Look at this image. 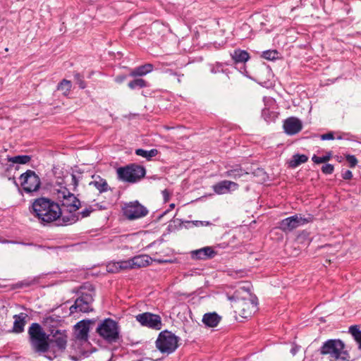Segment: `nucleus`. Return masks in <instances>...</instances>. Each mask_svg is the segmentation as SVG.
Returning a JSON list of instances; mask_svg holds the SVG:
<instances>
[{
  "label": "nucleus",
  "instance_id": "nucleus-17",
  "mask_svg": "<svg viewBox=\"0 0 361 361\" xmlns=\"http://www.w3.org/2000/svg\"><path fill=\"white\" fill-rule=\"evenodd\" d=\"M231 57L233 62V64L238 65L239 63L243 64V68H241L242 70H240V72L245 75H247V72L246 71V68L245 66V63L248 61V60L250 59V54L246 51L240 49H235L233 50L232 53H231Z\"/></svg>",
  "mask_w": 361,
  "mask_h": 361
},
{
  "label": "nucleus",
  "instance_id": "nucleus-16",
  "mask_svg": "<svg viewBox=\"0 0 361 361\" xmlns=\"http://www.w3.org/2000/svg\"><path fill=\"white\" fill-rule=\"evenodd\" d=\"M238 188V183L228 180H221L212 185L214 192L217 195L231 193Z\"/></svg>",
  "mask_w": 361,
  "mask_h": 361
},
{
  "label": "nucleus",
  "instance_id": "nucleus-15",
  "mask_svg": "<svg viewBox=\"0 0 361 361\" xmlns=\"http://www.w3.org/2000/svg\"><path fill=\"white\" fill-rule=\"evenodd\" d=\"M152 262V258L148 255H140L135 256L128 260H126L128 269L146 267L150 265Z\"/></svg>",
  "mask_w": 361,
  "mask_h": 361
},
{
  "label": "nucleus",
  "instance_id": "nucleus-62",
  "mask_svg": "<svg viewBox=\"0 0 361 361\" xmlns=\"http://www.w3.org/2000/svg\"><path fill=\"white\" fill-rule=\"evenodd\" d=\"M94 206H95L97 208H98L99 210H104V209H106V207H104V206L101 205L99 203H97V204H94Z\"/></svg>",
  "mask_w": 361,
  "mask_h": 361
},
{
  "label": "nucleus",
  "instance_id": "nucleus-60",
  "mask_svg": "<svg viewBox=\"0 0 361 361\" xmlns=\"http://www.w3.org/2000/svg\"><path fill=\"white\" fill-rule=\"evenodd\" d=\"M343 132H335V134H336V139L337 140H343Z\"/></svg>",
  "mask_w": 361,
  "mask_h": 361
},
{
  "label": "nucleus",
  "instance_id": "nucleus-21",
  "mask_svg": "<svg viewBox=\"0 0 361 361\" xmlns=\"http://www.w3.org/2000/svg\"><path fill=\"white\" fill-rule=\"evenodd\" d=\"M221 320V317L216 312H207L203 315L202 322L207 327H216Z\"/></svg>",
  "mask_w": 361,
  "mask_h": 361
},
{
  "label": "nucleus",
  "instance_id": "nucleus-32",
  "mask_svg": "<svg viewBox=\"0 0 361 361\" xmlns=\"http://www.w3.org/2000/svg\"><path fill=\"white\" fill-rule=\"evenodd\" d=\"M227 65L228 63L216 62L214 65H212L210 71L214 74L222 73L228 76V75L231 73V71L225 67Z\"/></svg>",
  "mask_w": 361,
  "mask_h": 361
},
{
  "label": "nucleus",
  "instance_id": "nucleus-8",
  "mask_svg": "<svg viewBox=\"0 0 361 361\" xmlns=\"http://www.w3.org/2000/svg\"><path fill=\"white\" fill-rule=\"evenodd\" d=\"M63 320L61 317L56 314L47 316L42 321V324L47 329L48 333L51 335L56 336V338L61 337L63 340L65 345L68 344V334L65 329H59V327L61 326Z\"/></svg>",
  "mask_w": 361,
  "mask_h": 361
},
{
  "label": "nucleus",
  "instance_id": "nucleus-58",
  "mask_svg": "<svg viewBox=\"0 0 361 361\" xmlns=\"http://www.w3.org/2000/svg\"><path fill=\"white\" fill-rule=\"evenodd\" d=\"M162 195H163V197H164V202H169L170 200V197H171L170 192L167 189H165L162 191Z\"/></svg>",
  "mask_w": 361,
  "mask_h": 361
},
{
  "label": "nucleus",
  "instance_id": "nucleus-12",
  "mask_svg": "<svg viewBox=\"0 0 361 361\" xmlns=\"http://www.w3.org/2000/svg\"><path fill=\"white\" fill-rule=\"evenodd\" d=\"M136 320L142 326L155 330L162 327L161 318L159 314L146 312L135 316Z\"/></svg>",
  "mask_w": 361,
  "mask_h": 361
},
{
  "label": "nucleus",
  "instance_id": "nucleus-50",
  "mask_svg": "<svg viewBox=\"0 0 361 361\" xmlns=\"http://www.w3.org/2000/svg\"><path fill=\"white\" fill-rule=\"evenodd\" d=\"M243 174L242 169H232L228 171V175L235 178L242 176Z\"/></svg>",
  "mask_w": 361,
  "mask_h": 361
},
{
  "label": "nucleus",
  "instance_id": "nucleus-51",
  "mask_svg": "<svg viewBox=\"0 0 361 361\" xmlns=\"http://www.w3.org/2000/svg\"><path fill=\"white\" fill-rule=\"evenodd\" d=\"M82 320L84 321L85 324L88 326V328L91 329L92 326H94L97 322L98 323L100 319H99V317H97L92 319H85Z\"/></svg>",
  "mask_w": 361,
  "mask_h": 361
},
{
  "label": "nucleus",
  "instance_id": "nucleus-46",
  "mask_svg": "<svg viewBox=\"0 0 361 361\" xmlns=\"http://www.w3.org/2000/svg\"><path fill=\"white\" fill-rule=\"evenodd\" d=\"M95 211V209H93L91 206L88 208H85L82 211L76 213V214H79L80 219L86 218L90 216L91 213Z\"/></svg>",
  "mask_w": 361,
  "mask_h": 361
},
{
  "label": "nucleus",
  "instance_id": "nucleus-31",
  "mask_svg": "<svg viewBox=\"0 0 361 361\" xmlns=\"http://www.w3.org/2000/svg\"><path fill=\"white\" fill-rule=\"evenodd\" d=\"M6 160L13 164H26L32 160V156L27 154H20L14 157L6 156Z\"/></svg>",
  "mask_w": 361,
  "mask_h": 361
},
{
  "label": "nucleus",
  "instance_id": "nucleus-29",
  "mask_svg": "<svg viewBox=\"0 0 361 361\" xmlns=\"http://www.w3.org/2000/svg\"><path fill=\"white\" fill-rule=\"evenodd\" d=\"M159 153V150L154 148L151 149L150 150L138 148L135 150V154L137 156L144 157L147 159V161L152 160V158L158 155Z\"/></svg>",
  "mask_w": 361,
  "mask_h": 361
},
{
  "label": "nucleus",
  "instance_id": "nucleus-56",
  "mask_svg": "<svg viewBox=\"0 0 361 361\" xmlns=\"http://www.w3.org/2000/svg\"><path fill=\"white\" fill-rule=\"evenodd\" d=\"M71 180H72V185H73V190L75 191L77 190V188L78 186V179L77 178L76 176L73 173L71 174Z\"/></svg>",
  "mask_w": 361,
  "mask_h": 361
},
{
  "label": "nucleus",
  "instance_id": "nucleus-35",
  "mask_svg": "<svg viewBox=\"0 0 361 361\" xmlns=\"http://www.w3.org/2000/svg\"><path fill=\"white\" fill-rule=\"evenodd\" d=\"M333 157V152L329 151L326 153L325 155L322 157H318L316 154H314L312 157V161L316 164H319L322 163H326L329 161Z\"/></svg>",
  "mask_w": 361,
  "mask_h": 361
},
{
  "label": "nucleus",
  "instance_id": "nucleus-36",
  "mask_svg": "<svg viewBox=\"0 0 361 361\" xmlns=\"http://www.w3.org/2000/svg\"><path fill=\"white\" fill-rule=\"evenodd\" d=\"M255 312L252 310V307H250V303L247 301L243 302L241 310L240 311V314L243 318L250 317L252 314Z\"/></svg>",
  "mask_w": 361,
  "mask_h": 361
},
{
  "label": "nucleus",
  "instance_id": "nucleus-45",
  "mask_svg": "<svg viewBox=\"0 0 361 361\" xmlns=\"http://www.w3.org/2000/svg\"><path fill=\"white\" fill-rule=\"evenodd\" d=\"M248 302L252 310L256 312L258 310V298L255 295L250 293V299Z\"/></svg>",
  "mask_w": 361,
  "mask_h": 361
},
{
  "label": "nucleus",
  "instance_id": "nucleus-53",
  "mask_svg": "<svg viewBox=\"0 0 361 361\" xmlns=\"http://www.w3.org/2000/svg\"><path fill=\"white\" fill-rule=\"evenodd\" d=\"M353 173L350 170H344L341 171V177L343 180H351L353 178Z\"/></svg>",
  "mask_w": 361,
  "mask_h": 361
},
{
  "label": "nucleus",
  "instance_id": "nucleus-14",
  "mask_svg": "<svg viewBox=\"0 0 361 361\" xmlns=\"http://www.w3.org/2000/svg\"><path fill=\"white\" fill-rule=\"evenodd\" d=\"M283 128L284 132L288 135H294L302 128L301 121L296 117H289L284 120Z\"/></svg>",
  "mask_w": 361,
  "mask_h": 361
},
{
  "label": "nucleus",
  "instance_id": "nucleus-6",
  "mask_svg": "<svg viewBox=\"0 0 361 361\" xmlns=\"http://www.w3.org/2000/svg\"><path fill=\"white\" fill-rule=\"evenodd\" d=\"M180 338L171 331H161L155 341L157 350L162 354L170 355L178 348Z\"/></svg>",
  "mask_w": 361,
  "mask_h": 361
},
{
  "label": "nucleus",
  "instance_id": "nucleus-19",
  "mask_svg": "<svg viewBox=\"0 0 361 361\" xmlns=\"http://www.w3.org/2000/svg\"><path fill=\"white\" fill-rule=\"evenodd\" d=\"M92 305V303L82 301L80 299H75L74 304L69 308L70 314H73L76 312L89 313L90 312H93L94 308Z\"/></svg>",
  "mask_w": 361,
  "mask_h": 361
},
{
  "label": "nucleus",
  "instance_id": "nucleus-57",
  "mask_svg": "<svg viewBox=\"0 0 361 361\" xmlns=\"http://www.w3.org/2000/svg\"><path fill=\"white\" fill-rule=\"evenodd\" d=\"M177 221H178V226L175 225L173 226L172 225L169 224L167 227V230L169 232H171L174 231L176 228H180L181 225L183 224V221L180 219H177Z\"/></svg>",
  "mask_w": 361,
  "mask_h": 361
},
{
  "label": "nucleus",
  "instance_id": "nucleus-10",
  "mask_svg": "<svg viewBox=\"0 0 361 361\" xmlns=\"http://www.w3.org/2000/svg\"><path fill=\"white\" fill-rule=\"evenodd\" d=\"M314 219V217L311 214H308L306 217L296 214L281 220L279 223V228L285 233L290 232L299 226L312 222Z\"/></svg>",
  "mask_w": 361,
  "mask_h": 361
},
{
  "label": "nucleus",
  "instance_id": "nucleus-37",
  "mask_svg": "<svg viewBox=\"0 0 361 361\" xmlns=\"http://www.w3.org/2000/svg\"><path fill=\"white\" fill-rule=\"evenodd\" d=\"M81 291L90 292L92 294L95 295L94 286L90 282H85L80 286L73 290V292L75 293H78V292Z\"/></svg>",
  "mask_w": 361,
  "mask_h": 361
},
{
  "label": "nucleus",
  "instance_id": "nucleus-49",
  "mask_svg": "<svg viewBox=\"0 0 361 361\" xmlns=\"http://www.w3.org/2000/svg\"><path fill=\"white\" fill-rule=\"evenodd\" d=\"M185 223L195 226H209L212 224L209 221H186Z\"/></svg>",
  "mask_w": 361,
  "mask_h": 361
},
{
  "label": "nucleus",
  "instance_id": "nucleus-28",
  "mask_svg": "<svg viewBox=\"0 0 361 361\" xmlns=\"http://www.w3.org/2000/svg\"><path fill=\"white\" fill-rule=\"evenodd\" d=\"M278 116L279 113L270 107H267V104H265V107L262 110V117L268 123L274 122Z\"/></svg>",
  "mask_w": 361,
  "mask_h": 361
},
{
  "label": "nucleus",
  "instance_id": "nucleus-43",
  "mask_svg": "<svg viewBox=\"0 0 361 361\" xmlns=\"http://www.w3.org/2000/svg\"><path fill=\"white\" fill-rule=\"evenodd\" d=\"M345 158L348 162V166L350 168L353 169L357 166L358 160L355 155L348 154L345 155Z\"/></svg>",
  "mask_w": 361,
  "mask_h": 361
},
{
  "label": "nucleus",
  "instance_id": "nucleus-25",
  "mask_svg": "<svg viewBox=\"0 0 361 361\" xmlns=\"http://www.w3.org/2000/svg\"><path fill=\"white\" fill-rule=\"evenodd\" d=\"M150 84L147 80L141 78V77L133 78L128 83V87L131 90H137L145 87H149Z\"/></svg>",
  "mask_w": 361,
  "mask_h": 361
},
{
  "label": "nucleus",
  "instance_id": "nucleus-7",
  "mask_svg": "<svg viewBox=\"0 0 361 361\" xmlns=\"http://www.w3.org/2000/svg\"><path fill=\"white\" fill-rule=\"evenodd\" d=\"M116 173L119 180L129 183H135L145 176L146 169L141 165L130 164L119 167Z\"/></svg>",
  "mask_w": 361,
  "mask_h": 361
},
{
  "label": "nucleus",
  "instance_id": "nucleus-2",
  "mask_svg": "<svg viewBox=\"0 0 361 361\" xmlns=\"http://www.w3.org/2000/svg\"><path fill=\"white\" fill-rule=\"evenodd\" d=\"M29 211L43 226L54 223L62 214L59 202L47 197L33 200L29 207Z\"/></svg>",
  "mask_w": 361,
  "mask_h": 361
},
{
  "label": "nucleus",
  "instance_id": "nucleus-47",
  "mask_svg": "<svg viewBox=\"0 0 361 361\" xmlns=\"http://www.w3.org/2000/svg\"><path fill=\"white\" fill-rule=\"evenodd\" d=\"M128 77H130L129 75V72L128 73H121L118 74L114 78V81L117 84H121L123 83Z\"/></svg>",
  "mask_w": 361,
  "mask_h": 361
},
{
  "label": "nucleus",
  "instance_id": "nucleus-3",
  "mask_svg": "<svg viewBox=\"0 0 361 361\" xmlns=\"http://www.w3.org/2000/svg\"><path fill=\"white\" fill-rule=\"evenodd\" d=\"M316 353L326 356L330 361H355L356 358L351 357L345 344L341 339H328L316 351Z\"/></svg>",
  "mask_w": 361,
  "mask_h": 361
},
{
  "label": "nucleus",
  "instance_id": "nucleus-27",
  "mask_svg": "<svg viewBox=\"0 0 361 361\" xmlns=\"http://www.w3.org/2000/svg\"><path fill=\"white\" fill-rule=\"evenodd\" d=\"M308 161V157L305 154H295L293 155L291 159L288 162V167L295 169L300 164H304Z\"/></svg>",
  "mask_w": 361,
  "mask_h": 361
},
{
  "label": "nucleus",
  "instance_id": "nucleus-41",
  "mask_svg": "<svg viewBox=\"0 0 361 361\" xmlns=\"http://www.w3.org/2000/svg\"><path fill=\"white\" fill-rule=\"evenodd\" d=\"M73 77L75 83L78 85L80 89L84 90L87 87V84L84 80V77L80 73H75L73 74Z\"/></svg>",
  "mask_w": 361,
  "mask_h": 361
},
{
  "label": "nucleus",
  "instance_id": "nucleus-18",
  "mask_svg": "<svg viewBox=\"0 0 361 361\" xmlns=\"http://www.w3.org/2000/svg\"><path fill=\"white\" fill-rule=\"evenodd\" d=\"M90 329L88 328L83 320L77 322L73 326V334L75 338L81 341L86 342L89 338Z\"/></svg>",
  "mask_w": 361,
  "mask_h": 361
},
{
  "label": "nucleus",
  "instance_id": "nucleus-13",
  "mask_svg": "<svg viewBox=\"0 0 361 361\" xmlns=\"http://www.w3.org/2000/svg\"><path fill=\"white\" fill-rule=\"evenodd\" d=\"M189 254L192 260L205 261L213 259L217 255V252L215 251L212 247L206 246L197 250H192Z\"/></svg>",
  "mask_w": 361,
  "mask_h": 361
},
{
  "label": "nucleus",
  "instance_id": "nucleus-5",
  "mask_svg": "<svg viewBox=\"0 0 361 361\" xmlns=\"http://www.w3.org/2000/svg\"><path fill=\"white\" fill-rule=\"evenodd\" d=\"M20 182V188L18 191L20 193H26L30 195H34L37 192L42 185V182L39 176L35 171L27 169L25 172L23 173L18 178Z\"/></svg>",
  "mask_w": 361,
  "mask_h": 361
},
{
  "label": "nucleus",
  "instance_id": "nucleus-24",
  "mask_svg": "<svg viewBox=\"0 0 361 361\" xmlns=\"http://www.w3.org/2000/svg\"><path fill=\"white\" fill-rule=\"evenodd\" d=\"M26 314L20 313L13 316L14 322L12 331L16 334L22 333L24 331V326L26 324Z\"/></svg>",
  "mask_w": 361,
  "mask_h": 361
},
{
  "label": "nucleus",
  "instance_id": "nucleus-44",
  "mask_svg": "<svg viewBox=\"0 0 361 361\" xmlns=\"http://www.w3.org/2000/svg\"><path fill=\"white\" fill-rule=\"evenodd\" d=\"M321 171L324 174H332L334 171V166L331 164L326 163L321 168Z\"/></svg>",
  "mask_w": 361,
  "mask_h": 361
},
{
  "label": "nucleus",
  "instance_id": "nucleus-64",
  "mask_svg": "<svg viewBox=\"0 0 361 361\" xmlns=\"http://www.w3.org/2000/svg\"><path fill=\"white\" fill-rule=\"evenodd\" d=\"M335 159H336V161H337L338 162H339V163L342 162V161H343V157H341V156H338V155L335 156Z\"/></svg>",
  "mask_w": 361,
  "mask_h": 361
},
{
  "label": "nucleus",
  "instance_id": "nucleus-11",
  "mask_svg": "<svg viewBox=\"0 0 361 361\" xmlns=\"http://www.w3.org/2000/svg\"><path fill=\"white\" fill-rule=\"evenodd\" d=\"M123 215L128 220H135L147 216L148 209L137 200L126 203L122 207Z\"/></svg>",
  "mask_w": 361,
  "mask_h": 361
},
{
  "label": "nucleus",
  "instance_id": "nucleus-34",
  "mask_svg": "<svg viewBox=\"0 0 361 361\" xmlns=\"http://www.w3.org/2000/svg\"><path fill=\"white\" fill-rule=\"evenodd\" d=\"M348 332L353 336L358 344V348L361 350V330L358 325H352L349 327Z\"/></svg>",
  "mask_w": 361,
  "mask_h": 361
},
{
  "label": "nucleus",
  "instance_id": "nucleus-63",
  "mask_svg": "<svg viewBox=\"0 0 361 361\" xmlns=\"http://www.w3.org/2000/svg\"><path fill=\"white\" fill-rule=\"evenodd\" d=\"M9 180H12L13 183H14V185H15L16 186H17V187H18V188H20V184H18V182L16 181V178H15L14 177H13V178H9Z\"/></svg>",
  "mask_w": 361,
  "mask_h": 361
},
{
  "label": "nucleus",
  "instance_id": "nucleus-59",
  "mask_svg": "<svg viewBox=\"0 0 361 361\" xmlns=\"http://www.w3.org/2000/svg\"><path fill=\"white\" fill-rule=\"evenodd\" d=\"M320 135H319V134H317V133H312V134H310V135L307 136V137H305V138H311V139H314V138H318V137H319V136H320Z\"/></svg>",
  "mask_w": 361,
  "mask_h": 361
},
{
  "label": "nucleus",
  "instance_id": "nucleus-9",
  "mask_svg": "<svg viewBox=\"0 0 361 361\" xmlns=\"http://www.w3.org/2000/svg\"><path fill=\"white\" fill-rule=\"evenodd\" d=\"M57 200L61 207L67 208L68 213L75 212L82 207L80 200L66 187L61 190H58Z\"/></svg>",
  "mask_w": 361,
  "mask_h": 361
},
{
  "label": "nucleus",
  "instance_id": "nucleus-38",
  "mask_svg": "<svg viewBox=\"0 0 361 361\" xmlns=\"http://www.w3.org/2000/svg\"><path fill=\"white\" fill-rule=\"evenodd\" d=\"M278 54L276 49H268L262 53L261 57L269 61H274L277 59Z\"/></svg>",
  "mask_w": 361,
  "mask_h": 361
},
{
  "label": "nucleus",
  "instance_id": "nucleus-4",
  "mask_svg": "<svg viewBox=\"0 0 361 361\" xmlns=\"http://www.w3.org/2000/svg\"><path fill=\"white\" fill-rule=\"evenodd\" d=\"M95 334L108 344L118 343L121 338L118 322L111 318L99 320Z\"/></svg>",
  "mask_w": 361,
  "mask_h": 361
},
{
  "label": "nucleus",
  "instance_id": "nucleus-1",
  "mask_svg": "<svg viewBox=\"0 0 361 361\" xmlns=\"http://www.w3.org/2000/svg\"><path fill=\"white\" fill-rule=\"evenodd\" d=\"M27 341L32 352L52 361L65 353L67 345L61 337L46 332L41 324L32 323L27 330Z\"/></svg>",
  "mask_w": 361,
  "mask_h": 361
},
{
  "label": "nucleus",
  "instance_id": "nucleus-23",
  "mask_svg": "<svg viewBox=\"0 0 361 361\" xmlns=\"http://www.w3.org/2000/svg\"><path fill=\"white\" fill-rule=\"evenodd\" d=\"M69 215L63 216L55 221V225L57 226H64L76 223L80 220L79 214L75 212L69 213Z\"/></svg>",
  "mask_w": 361,
  "mask_h": 361
},
{
  "label": "nucleus",
  "instance_id": "nucleus-22",
  "mask_svg": "<svg viewBox=\"0 0 361 361\" xmlns=\"http://www.w3.org/2000/svg\"><path fill=\"white\" fill-rule=\"evenodd\" d=\"M39 283V276H35V277H28L27 279H25L20 281H18L17 283H13L11 285V290H16V289H22L25 288H30L32 286L37 285Z\"/></svg>",
  "mask_w": 361,
  "mask_h": 361
},
{
  "label": "nucleus",
  "instance_id": "nucleus-30",
  "mask_svg": "<svg viewBox=\"0 0 361 361\" xmlns=\"http://www.w3.org/2000/svg\"><path fill=\"white\" fill-rule=\"evenodd\" d=\"M90 185H94L100 193L105 192L109 190L106 180L99 176H96V179L90 183Z\"/></svg>",
  "mask_w": 361,
  "mask_h": 361
},
{
  "label": "nucleus",
  "instance_id": "nucleus-54",
  "mask_svg": "<svg viewBox=\"0 0 361 361\" xmlns=\"http://www.w3.org/2000/svg\"><path fill=\"white\" fill-rule=\"evenodd\" d=\"M152 262H155L159 264H176L175 260H164V258H152Z\"/></svg>",
  "mask_w": 361,
  "mask_h": 361
},
{
  "label": "nucleus",
  "instance_id": "nucleus-48",
  "mask_svg": "<svg viewBox=\"0 0 361 361\" xmlns=\"http://www.w3.org/2000/svg\"><path fill=\"white\" fill-rule=\"evenodd\" d=\"M335 132L334 131H329L326 133L322 134L319 136V138L322 140H333L335 139Z\"/></svg>",
  "mask_w": 361,
  "mask_h": 361
},
{
  "label": "nucleus",
  "instance_id": "nucleus-39",
  "mask_svg": "<svg viewBox=\"0 0 361 361\" xmlns=\"http://www.w3.org/2000/svg\"><path fill=\"white\" fill-rule=\"evenodd\" d=\"M253 175L257 178H259L258 181L260 183H264L266 182L269 176L267 173V172L262 168H257L252 172Z\"/></svg>",
  "mask_w": 361,
  "mask_h": 361
},
{
  "label": "nucleus",
  "instance_id": "nucleus-33",
  "mask_svg": "<svg viewBox=\"0 0 361 361\" xmlns=\"http://www.w3.org/2000/svg\"><path fill=\"white\" fill-rule=\"evenodd\" d=\"M72 87V82L71 80L63 79L57 85V90L61 91L63 95L68 96Z\"/></svg>",
  "mask_w": 361,
  "mask_h": 361
},
{
  "label": "nucleus",
  "instance_id": "nucleus-20",
  "mask_svg": "<svg viewBox=\"0 0 361 361\" xmlns=\"http://www.w3.org/2000/svg\"><path fill=\"white\" fill-rule=\"evenodd\" d=\"M127 69L129 71V75L131 78L142 77L153 71L154 65L152 63H147L138 66L134 68H127Z\"/></svg>",
  "mask_w": 361,
  "mask_h": 361
},
{
  "label": "nucleus",
  "instance_id": "nucleus-52",
  "mask_svg": "<svg viewBox=\"0 0 361 361\" xmlns=\"http://www.w3.org/2000/svg\"><path fill=\"white\" fill-rule=\"evenodd\" d=\"M343 140H350L353 142H357L358 137L350 133H343Z\"/></svg>",
  "mask_w": 361,
  "mask_h": 361
},
{
  "label": "nucleus",
  "instance_id": "nucleus-61",
  "mask_svg": "<svg viewBox=\"0 0 361 361\" xmlns=\"http://www.w3.org/2000/svg\"><path fill=\"white\" fill-rule=\"evenodd\" d=\"M169 212V209H166V211H164L162 214H161L160 215L158 216L157 219V221H159L161 220V219L168 212Z\"/></svg>",
  "mask_w": 361,
  "mask_h": 361
},
{
  "label": "nucleus",
  "instance_id": "nucleus-26",
  "mask_svg": "<svg viewBox=\"0 0 361 361\" xmlns=\"http://www.w3.org/2000/svg\"><path fill=\"white\" fill-rule=\"evenodd\" d=\"M126 260L119 262H111L106 265V271L109 273H118L121 270L128 269Z\"/></svg>",
  "mask_w": 361,
  "mask_h": 361
},
{
  "label": "nucleus",
  "instance_id": "nucleus-42",
  "mask_svg": "<svg viewBox=\"0 0 361 361\" xmlns=\"http://www.w3.org/2000/svg\"><path fill=\"white\" fill-rule=\"evenodd\" d=\"M297 240L300 243H307L310 244V233L307 231H302L297 236Z\"/></svg>",
  "mask_w": 361,
  "mask_h": 361
},
{
  "label": "nucleus",
  "instance_id": "nucleus-55",
  "mask_svg": "<svg viewBox=\"0 0 361 361\" xmlns=\"http://www.w3.org/2000/svg\"><path fill=\"white\" fill-rule=\"evenodd\" d=\"M300 348H301L300 345L296 344L295 343H293L291 344V348L290 350V352L294 356L299 352Z\"/></svg>",
  "mask_w": 361,
  "mask_h": 361
},
{
  "label": "nucleus",
  "instance_id": "nucleus-40",
  "mask_svg": "<svg viewBox=\"0 0 361 361\" xmlns=\"http://www.w3.org/2000/svg\"><path fill=\"white\" fill-rule=\"evenodd\" d=\"M79 296L76 299H80L82 301L92 303L94 301V294H92L90 292L81 291L76 293Z\"/></svg>",
  "mask_w": 361,
  "mask_h": 361
}]
</instances>
